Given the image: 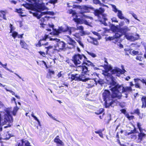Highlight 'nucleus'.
I'll return each mask as SVG.
<instances>
[{
	"label": "nucleus",
	"instance_id": "nucleus-1",
	"mask_svg": "<svg viewBox=\"0 0 146 146\" xmlns=\"http://www.w3.org/2000/svg\"><path fill=\"white\" fill-rule=\"evenodd\" d=\"M104 67L105 70L103 71L102 74L104 75L108 83L112 87L111 89L112 92V96L111 95L109 91L107 90H105L102 94L103 99L105 101V106L106 108H107L110 106L113 107L118 103L117 100L115 99L118 98L113 96V91H112V89L114 88L116 82L112 74H115L116 76H119L120 74L124 73L126 71L123 68V66H122V70L117 67L112 70V68L110 64H104Z\"/></svg>",
	"mask_w": 146,
	"mask_h": 146
},
{
	"label": "nucleus",
	"instance_id": "nucleus-2",
	"mask_svg": "<svg viewBox=\"0 0 146 146\" xmlns=\"http://www.w3.org/2000/svg\"><path fill=\"white\" fill-rule=\"evenodd\" d=\"M26 0L31 3H26L25 4H23L22 5L27 9L35 11V12L29 11V12L30 13H32L33 15L38 19H40L43 15H46L47 13V12L42 11L46 8L44 4L40 2H36V0Z\"/></svg>",
	"mask_w": 146,
	"mask_h": 146
},
{
	"label": "nucleus",
	"instance_id": "nucleus-3",
	"mask_svg": "<svg viewBox=\"0 0 146 146\" xmlns=\"http://www.w3.org/2000/svg\"><path fill=\"white\" fill-rule=\"evenodd\" d=\"M49 18V17L46 15L45 16L40 19L39 20V23L41 27L45 28L46 30L50 32L52 29L53 30L52 33H50V34H52L54 35H58L59 33L61 32H68V27L67 26L59 27L58 29L57 30L56 29H53L54 25L49 24L48 25H47L44 24V23L46 21H48Z\"/></svg>",
	"mask_w": 146,
	"mask_h": 146
},
{
	"label": "nucleus",
	"instance_id": "nucleus-4",
	"mask_svg": "<svg viewBox=\"0 0 146 146\" xmlns=\"http://www.w3.org/2000/svg\"><path fill=\"white\" fill-rule=\"evenodd\" d=\"M2 106V103L0 101V125H7L4 126V128H5L11 125L13 119L10 114V109L6 108L4 111H3L1 109Z\"/></svg>",
	"mask_w": 146,
	"mask_h": 146
},
{
	"label": "nucleus",
	"instance_id": "nucleus-5",
	"mask_svg": "<svg viewBox=\"0 0 146 146\" xmlns=\"http://www.w3.org/2000/svg\"><path fill=\"white\" fill-rule=\"evenodd\" d=\"M113 92V96L120 99L122 96L127 98L128 94L132 91L131 87H123L122 86H115L114 88L112 89Z\"/></svg>",
	"mask_w": 146,
	"mask_h": 146
},
{
	"label": "nucleus",
	"instance_id": "nucleus-6",
	"mask_svg": "<svg viewBox=\"0 0 146 146\" xmlns=\"http://www.w3.org/2000/svg\"><path fill=\"white\" fill-rule=\"evenodd\" d=\"M73 7L80 10H84V11L81 10L80 12V13L81 14V16L82 18V19H93L92 17L86 15L84 14V13L89 12H90V10L89 9L91 8L90 7L86 5L80 6L78 5H73Z\"/></svg>",
	"mask_w": 146,
	"mask_h": 146
},
{
	"label": "nucleus",
	"instance_id": "nucleus-7",
	"mask_svg": "<svg viewBox=\"0 0 146 146\" xmlns=\"http://www.w3.org/2000/svg\"><path fill=\"white\" fill-rule=\"evenodd\" d=\"M73 7L80 10H84V11L81 10L80 12V13L81 14V16L82 18V19H93L92 17L86 15L84 14V13L89 12H90V10L89 9L91 8L90 7L86 5L80 6L78 5H73Z\"/></svg>",
	"mask_w": 146,
	"mask_h": 146
},
{
	"label": "nucleus",
	"instance_id": "nucleus-8",
	"mask_svg": "<svg viewBox=\"0 0 146 146\" xmlns=\"http://www.w3.org/2000/svg\"><path fill=\"white\" fill-rule=\"evenodd\" d=\"M88 75L85 74H81L80 75L78 74H72L69 75V78H71V81L73 80L82 81L83 82H86L90 79V78L88 77Z\"/></svg>",
	"mask_w": 146,
	"mask_h": 146
},
{
	"label": "nucleus",
	"instance_id": "nucleus-9",
	"mask_svg": "<svg viewBox=\"0 0 146 146\" xmlns=\"http://www.w3.org/2000/svg\"><path fill=\"white\" fill-rule=\"evenodd\" d=\"M50 40L52 41L54 44L55 43L54 47V50L59 51L60 50H63L65 47V44L62 41H60L59 39L50 37Z\"/></svg>",
	"mask_w": 146,
	"mask_h": 146
},
{
	"label": "nucleus",
	"instance_id": "nucleus-10",
	"mask_svg": "<svg viewBox=\"0 0 146 146\" xmlns=\"http://www.w3.org/2000/svg\"><path fill=\"white\" fill-rule=\"evenodd\" d=\"M84 58L85 61H87L88 63H90V61L87 60V59L84 55H81L80 54L75 55L73 58L72 61H73L74 64H88L87 63L84 62L82 59L83 58Z\"/></svg>",
	"mask_w": 146,
	"mask_h": 146
},
{
	"label": "nucleus",
	"instance_id": "nucleus-11",
	"mask_svg": "<svg viewBox=\"0 0 146 146\" xmlns=\"http://www.w3.org/2000/svg\"><path fill=\"white\" fill-rule=\"evenodd\" d=\"M141 125L140 123H137V126L139 130L140 133L138 135V138L136 140L137 143H140L142 140L146 137V134L143 132V131L145 130L141 127Z\"/></svg>",
	"mask_w": 146,
	"mask_h": 146
},
{
	"label": "nucleus",
	"instance_id": "nucleus-12",
	"mask_svg": "<svg viewBox=\"0 0 146 146\" xmlns=\"http://www.w3.org/2000/svg\"><path fill=\"white\" fill-rule=\"evenodd\" d=\"M115 35L113 37H109L107 38L108 40H113V42L115 44H117V42L119 40L118 38L120 37L123 34L119 30V31L115 32Z\"/></svg>",
	"mask_w": 146,
	"mask_h": 146
},
{
	"label": "nucleus",
	"instance_id": "nucleus-13",
	"mask_svg": "<svg viewBox=\"0 0 146 146\" xmlns=\"http://www.w3.org/2000/svg\"><path fill=\"white\" fill-rule=\"evenodd\" d=\"M112 6L113 11L115 13L117 12V15L118 17L121 19H124L125 17L123 16L122 11L120 10H118L115 5H112Z\"/></svg>",
	"mask_w": 146,
	"mask_h": 146
},
{
	"label": "nucleus",
	"instance_id": "nucleus-14",
	"mask_svg": "<svg viewBox=\"0 0 146 146\" xmlns=\"http://www.w3.org/2000/svg\"><path fill=\"white\" fill-rule=\"evenodd\" d=\"M50 36H49L48 35H45L44 37L41 39H40L38 42V43L36 44V46L37 47H39L41 46V45H48V43L46 42L45 44H43L42 42V41H47L48 40H50Z\"/></svg>",
	"mask_w": 146,
	"mask_h": 146
},
{
	"label": "nucleus",
	"instance_id": "nucleus-15",
	"mask_svg": "<svg viewBox=\"0 0 146 146\" xmlns=\"http://www.w3.org/2000/svg\"><path fill=\"white\" fill-rule=\"evenodd\" d=\"M18 146H31L29 142L24 139L21 140Z\"/></svg>",
	"mask_w": 146,
	"mask_h": 146
},
{
	"label": "nucleus",
	"instance_id": "nucleus-16",
	"mask_svg": "<svg viewBox=\"0 0 146 146\" xmlns=\"http://www.w3.org/2000/svg\"><path fill=\"white\" fill-rule=\"evenodd\" d=\"M136 35L138 36L137 38L133 36L129 35H125V37L128 40L134 41L138 39L139 38V35L137 34Z\"/></svg>",
	"mask_w": 146,
	"mask_h": 146
},
{
	"label": "nucleus",
	"instance_id": "nucleus-17",
	"mask_svg": "<svg viewBox=\"0 0 146 146\" xmlns=\"http://www.w3.org/2000/svg\"><path fill=\"white\" fill-rule=\"evenodd\" d=\"M104 11V9L102 8H100L98 10H96L95 11L94 14L96 16H99L102 14Z\"/></svg>",
	"mask_w": 146,
	"mask_h": 146
},
{
	"label": "nucleus",
	"instance_id": "nucleus-18",
	"mask_svg": "<svg viewBox=\"0 0 146 146\" xmlns=\"http://www.w3.org/2000/svg\"><path fill=\"white\" fill-rule=\"evenodd\" d=\"M87 40L88 42L93 43L94 45H97L98 44L97 40L95 38L90 37L87 39Z\"/></svg>",
	"mask_w": 146,
	"mask_h": 146
},
{
	"label": "nucleus",
	"instance_id": "nucleus-19",
	"mask_svg": "<svg viewBox=\"0 0 146 146\" xmlns=\"http://www.w3.org/2000/svg\"><path fill=\"white\" fill-rule=\"evenodd\" d=\"M77 70L82 72H86L88 70L87 68L85 66H79L77 68Z\"/></svg>",
	"mask_w": 146,
	"mask_h": 146
},
{
	"label": "nucleus",
	"instance_id": "nucleus-20",
	"mask_svg": "<svg viewBox=\"0 0 146 146\" xmlns=\"http://www.w3.org/2000/svg\"><path fill=\"white\" fill-rule=\"evenodd\" d=\"M119 30L123 34L125 35L126 33L130 30V29L126 26H125L119 29Z\"/></svg>",
	"mask_w": 146,
	"mask_h": 146
},
{
	"label": "nucleus",
	"instance_id": "nucleus-21",
	"mask_svg": "<svg viewBox=\"0 0 146 146\" xmlns=\"http://www.w3.org/2000/svg\"><path fill=\"white\" fill-rule=\"evenodd\" d=\"M76 30H80V33L81 34V36H83L86 34L85 32L83 31L84 27L81 26L77 25Z\"/></svg>",
	"mask_w": 146,
	"mask_h": 146
},
{
	"label": "nucleus",
	"instance_id": "nucleus-22",
	"mask_svg": "<svg viewBox=\"0 0 146 146\" xmlns=\"http://www.w3.org/2000/svg\"><path fill=\"white\" fill-rule=\"evenodd\" d=\"M73 20L75 22L78 23L82 24V23H84L86 25H88L89 24L88 22L86 20L84 21L83 22V23L81 21V20L80 19H74Z\"/></svg>",
	"mask_w": 146,
	"mask_h": 146
},
{
	"label": "nucleus",
	"instance_id": "nucleus-23",
	"mask_svg": "<svg viewBox=\"0 0 146 146\" xmlns=\"http://www.w3.org/2000/svg\"><path fill=\"white\" fill-rule=\"evenodd\" d=\"M6 13L3 11H0V20H2L4 19L6 20L7 19L6 17Z\"/></svg>",
	"mask_w": 146,
	"mask_h": 146
},
{
	"label": "nucleus",
	"instance_id": "nucleus-24",
	"mask_svg": "<svg viewBox=\"0 0 146 146\" xmlns=\"http://www.w3.org/2000/svg\"><path fill=\"white\" fill-rule=\"evenodd\" d=\"M59 136H57L54 139V142L60 145H64V144L58 138Z\"/></svg>",
	"mask_w": 146,
	"mask_h": 146
},
{
	"label": "nucleus",
	"instance_id": "nucleus-25",
	"mask_svg": "<svg viewBox=\"0 0 146 146\" xmlns=\"http://www.w3.org/2000/svg\"><path fill=\"white\" fill-rule=\"evenodd\" d=\"M54 71L49 69L48 70V72L47 74V77L48 78H51L52 75H54Z\"/></svg>",
	"mask_w": 146,
	"mask_h": 146
},
{
	"label": "nucleus",
	"instance_id": "nucleus-26",
	"mask_svg": "<svg viewBox=\"0 0 146 146\" xmlns=\"http://www.w3.org/2000/svg\"><path fill=\"white\" fill-rule=\"evenodd\" d=\"M132 49H131V50H130L129 52V54L131 55H142V54L141 52L139 53L138 51H136L135 50H132Z\"/></svg>",
	"mask_w": 146,
	"mask_h": 146
},
{
	"label": "nucleus",
	"instance_id": "nucleus-27",
	"mask_svg": "<svg viewBox=\"0 0 146 146\" xmlns=\"http://www.w3.org/2000/svg\"><path fill=\"white\" fill-rule=\"evenodd\" d=\"M20 44L22 48H24L25 49H27V45L24 40H21Z\"/></svg>",
	"mask_w": 146,
	"mask_h": 146
},
{
	"label": "nucleus",
	"instance_id": "nucleus-28",
	"mask_svg": "<svg viewBox=\"0 0 146 146\" xmlns=\"http://www.w3.org/2000/svg\"><path fill=\"white\" fill-rule=\"evenodd\" d=\"M68 43L70 45L74 46L75 44V42L73 40L72 38H70L69 36H67Z\"/></svg>",
	"mask_w": 146,
	"mask_h": 146
},
{
	"label": "nucleus",
	"instance_id": "nucleus-29",
	"mask_svg": "<svg viewBox=\"0 0 146 146\" xmlns=\"http://www.w3.org/2000/svg\"><path fill=\"white\" fill-rule=\"evenodd\" d=\"M141 101L142 102V108H145L146 107V99L145 97L143 96L141 99Z\"/></svg>",
	"mask_w": 146,
	"mask_h": 146
},
{
	"label": "nucleus",
	"instance_id": "nucleus-30",
	"mask_svg": "<svg viewBox=\"0 0 146 146\" xmlns=\"http://www.w3.org/2000/svg\"><path fill=\"white\" fill-rule=\"evenodd\" d=\"M15 11L21 14L20 15L21 17H25L26 16L25 15H22V14L23 13V11L21 9H16Z\"/></svg>",
	"mask_w": 146,
	"mask_h": 146
},
{
	"label": "nucleus",
	"instance_id": "nucleus-31",
	"mask_svg": "<svg viewBox=\"0 0 146 146\" xmlns=\"http://www.w3.org/2000/svg\"><path fill=\"white\" fill-rule=\"evenodd\" d=\"M76 30V29L74 27H68V32L69 35H70L72 32Z\"/></svg>",
	"mask_w": 146,
	"mask_h": 146
},
{
	"label": "nucleus",
	"instance_id": "nucleus-32",
	"mask_svg": "<svg viewBox=\"0 0 146 146\" xmlns=\"http://www.w3.org/2000/svg\"><path fill=\"white\" fill-rule=\"evenodd\" d=\"M102 15V18L104 21L102 22V23L104 24L105 26L107 25V24L105 22V21L107 20V19L106 18L107 15L106 14Z\"/></svg>",
	"mask_w": 146,
	"mask_h": 146
},
{
	"label": "nucleus",
	"instance_id": "nucleus-33",
	"mask_svg": "<svg viewBox=\"0 0 146 146\" xmlns=\"http://www.w3.org/2000/svg\"><path fill=\"white\" fill-rule=\"evenodd\" d=\"M19 108L16 105V106L14 107L13 110L12 112V113L13 115H15L17 111H18Z\"/></svg>",
	"mask_w": 146,
	"mask_h": 146
},
{
	"label": "nucleus",
	"instance_id": "nucleus-34",
	"mask_svg": "<svg viewBox=\"0 0 146 146\" xmlns=\"http://www.w3.org/2000/svg\"><path fill=\"white\" fill-rule=\"evenodd\" d=\"M93 3L96 4H99L100 5L102 6H105L104 4L101 3L99 0H93Z\"/></svg>",
	"mask_w": 146,
	"mask_h": 146
},
{
	"label": "nucleus",
	"instance_id": "nucleus-35",
	"mask_svg": "<svg viewBox=\"0 0 146 146\" xmlns=\"http://www.w3.org/2000/svg\"><path fill=\"white\" fill-rule=\"evenodd\" d=\"M4 136V139L7 140L9 139L10 137L11 136L8 133H5L3 135Z\"/></svg>",
	"mask_w": 146,
	"mask_h": 146
},
{
	"label": "nucleus",
	"instance_id": "nucleus-36",
	"mask_svg": "<svg viewBox=\"0 0 146 146\" xmlns=\"http://www.w3.org/2000/svg\"><path fill=\"white\" fill-rule=\"evenodd\" d=\"M111 29L113 32L115 33L119 31V30L115 26H112L111 27Z\"/></svg>",
	"mask_w": 146,
	"mask_h": 146
},
{
	"label": "nucleus",
	"instance_id": "nucleus-37",
	"mask_svg": "<svg viewBox=\"0 0 146 146\" xmlns=\"http://www.w3.org/2000/svg\"><path fill=\"white\" fill-rule=\"evenodd\" d=\"M4 88L6 90V91L9 92L11 93L12 95H14V96L15 95V93L13 91L11 90H9L8 89V86H7L6 87H4Z\"/></svg>",
	"mask_w": 146,
	"mask_h": 146
},
{
	"label": "nucleus",
	"instance_id": "nucleus-38",
	"mask_svg": "<svg viewBox=\"0 0 146 146\" xmlns=\"http://www.w3.org/2000/svg\"><path fill=\"white\" fill-rule=\"evenodd\" d=\"M58 0H49V3L54 5L56 3L58 2Z\"/></svg>",
	"mask_w": 146,
	"mask_h": 146
},
{
	"label": "nucleus",
	"instance_id": "nucleus-39",
	"mask_svg": "<svg viewBox=\"0 0 146 146\" xmlns=\"http://www.w3.org/2000/svg\"><path fill=\"white\" fill-rule=\"evenodd\" d=\"M87 52L88 54L93 58H95L96 56V55L92 52H89L88 51H87Z\"/></svg>",
	"mask_w": 146,
	"mask_h": 146
},
{
	"label": "nucleus",
	"instance_id": "nucleus-40",
	"mask_svg": "<svg viewBox=\"0 0 146 146\" xmlns=\"http://www.w3.org/2000/svg\"><path fill=\"white\" fill-rule=\"evenodd\" d=\"M12 33V36L14 38H15L17 36L18 37V34L15 31H13Z\"/></svg>",
	"mask_w": 146,
	"mask_h": 146
},
{
	"label": "nucleus",
	"instance_id": "nucleus-41",
	"mask_svg": "<svg viewBox=\"0 0 146 146\" xmlns=\"http://www.w3.org/2000/svg\"><path fill=\"white\" fill-rule=\"evenodd\" d=\"M73 35L75 37V38L74 37V38L75 39H76L77 40L80 39V36L78 34L76 33L75 34H73Z\"/></svg>",
	"mask_w": 146,
	"mask_h": 146
},
{
	"label": "nucleus",
	"instance_id": "nucleus-42",
	"mask_svg": "<svg viewBox=\"0 0 146 146\" xmlns=\"http://www.w3.org/2000/svg\"><path fill=\"white\" fill-rule=\"evenodd\" d=\"M48 115L49 116V117L52 118V119L54 120L57 121L56 119L55 118V117L54 116L52 115L51 114V113L48 112L47 113Z\"/></svg>",
	"mask_w": 146,
	"mask_h": 146
},
{
	"label": "nucleus",
	"instance_id": "nucleus-43",
	"mask_svg": "<svg viewBox=\"0 0 146 146\" xmlns=\"http://www.w3.org/2000/svg\"><path fill=\"white\" fill-rule=\"evenodd\" d=\"M76 41L79 43V44L83 48L84 47V45L83 44L82 42L80 41V39L77 40L76 39Z\"/></svg>",
	"mask_w": 146,
	"mask_h": 146
},
{
	"label": "nucleus",
	"instance_id": "nucleus-44",
	"mask_svg": "<svg viewBox=\"0 0 146 146\" xmlns=\"http://www.w3.org/2000/svg\"><path fill=\"white\" fill-rule=\"evenodd\" d=\"M68 12L70 14H72L73 15H74L76 14L75 12L72 9H70L68 11Z\"/></svg>",
	"mask_w": 146,
	"mask_h": 146
},
{
	"label": "nucleus",
	"instance_id": "nucleus-45",
	"mask_svg": "<svg viewBox=\"0 0 146 146\" xmlns=\"http://www.w3.org/2000/svg\"><path fill=\"white\" fill-rule=\"evenodd\" d=\"M126 116L129 120L133 119L134 117V116L133 115H131L130 116H129V114H127L126 115Z\"/></svg>",
	"mask_w": 146,
	"mask_h": 146
},
{
	"label": "nucleus",
	"instance_id": "nucleus-46",
	"mask_svg": "<svg viewBox=\"0 0 146 146\" xmlns=\"http://www.w3.org/2000/svg\"><path fill=\"white\" fill-rule=\"evenodd\" d=\"M124 50L125 52V54L127 55H128V53H129V52L130 50H131V49L125 48L124 49Z\"/></svg>",
	"mask_w": 146,
	"mask_h": 146
},
{
	"label": "nucleus",
	"instance_id": "nucleus-47",
	"mask_svg": "<svg viewBox=\"0 0 146 146\" xmlns=\"http://www.w3.org/2000/svg\"><path fill=\"white\" fill-rule=\"evenodd\" d=\"M2 67L5 68L6 69L10 71V72H13L11 70H10L7 68V64H2Z\"/></svg>",
	"mask_w": 146,
	"mask_h": 146
},
{
	"label": "nucleus",
	"instance_id": "nucleus-48",
	"mask_svg": "<svg viewBox=\"0 0 146 146\" xmlns=\"http://www.w3.org/2000/svg\"><path fill=\"white\" fill-rule=\"evenodd\" d=\"M46 48L47 49V51L50 49H51L52 48H54V46H49L48 47H46Z\"/></svg>",
	"mask_w": 146,
	"mask_h": 146
},
{
	"label": "nucleus",
	"instance_id": "nucleus-49",
	"mask_svg": "<svg viewBox=\"0 0 146 146\" xmlns=\"http://www.w3.org/2000/svg\"><path fill=\"white\" fill-rule=\"evenodd\" d=\"M10 32L12 33L13 31L15 29V28L11 24H10Z\"/></svg>",
	"mask_w": 146,
	"mask_h": 146
},
{
	"label": "nucleus",
	"instance_id": "nucleus-50",
	"mask_svg": "<svg viewBox=\"0 0 146 146\" xmlns=\"http://www.w3.org/2000/svg\"><path fill=\"white\" fill-rule=\"evenodd\" d=\"M31 115V116L34 118L35 120H36L37 121H38V120H39L36 117V116L34 115L33 112H32Z\"/></svg>",
	"mask_w": 146,
	"mask_h": 146
},
{
	"label": "nucleus",
	"instance_id": "nucleus-51",
	"mask_svg": "<svg viewBox=\"0 0 146 146\" xmlns=\"http://www.w3.org/2000/svg\"><path fill=\"white\" fill-rule=\"evenodd\" d=\"M104 129H100L98 131H95V133L99 134L101 132H102L103 131H104Z\"/></svg>",
	"mask_w": 146,
	"mask_h": 146
},
{
	"label": "nucleus",
	"instance_id": "nucleus-52",
	"mask_svg": "<svg viewBox=\"0 0 146 146\" xmlns=\"http://www.w3.org/2000/svg\"><path fill=\"white\" fill-rule=\"evenodd\" d=\"M112 22H114L115 23L118 22V21L117 20V19L115 17H113L111 19Z\"/></svg>",
	"mask_w": 146,
	"mask_h": 146
},
{
	"label": "nucleus",
	"instance_id": "nucleus-53",
	"mask_svg": "<svg viewBox=\"0 0 146 146\" xmlns=\"http://www.w3.org/2000/svg\"><path fill=\"white\" fill-rule=\"evenodd\" d=\"M143 57L141 56H137L136 57V59L139 61H141Z\"/></svg>",
	"mask_w": 146,
	"mask_h": 146
},
{
	"label": "nucleus",
	"instance_id": "nucleus-54",
	"mask_svg": "<svg viewBox=\"0 0 146 146\" xmlns=\"http://www.w3.org/2000/svg\"><path fill=\"white\" fill-rule=\"evenodd\" d=\"M116 44H117L118 45L119 47L120 48H122L123 47V46L120 43L118 42V41L117 42Z\"/></svg>",
	"mask_w": 146,
	"mask_h": 146
},
{
	"label": "nucleus",
	"instance_id": "nucleus-55",
	"mask_svg": "<svg viewBox=\"0 0 146 146\" xmlns=\"http://www.w3.org/2000/svg\"><path fill=\"white\" fill-rule=\"evenodd\" d=\"M135 113L136 114H137L138 115H139L140 113L139 111V109H136L135 110Z\"/></svg>",
	"mask_w": 146,
	"mask_h": 146
},
{
	"label": "nucleus",
	"instance_id": "nucleus-56",
	"mask_svg": "<svg viewBox=\"0 0 146 146\" xmlns=\"http://www.w3.org/2000/svg\"><path fill=\"white\" fill-rule=\"evenodd\" d=\"M98 83L100 84H102L104 83V81L102 80H100L98 81Z\"/></svg>",
	"mask_w": 146,
	"mask_h": 146
},
{
	"label": "nucleus",
	"instance_id": "nucleus-57",
	"mask_svg": "<svg viewBox=\"0 0 146 146\" xmlns=\"http://www.w3.org/2000/svg\"><path fill=\"white\" fill-rule=\"evenodd\" d=\"M132 15L133 16L135 19H136V20H138V19H137V16L136 15V14H135L134 13H133L132 14Z\"/></svg>",
	"mask_w": 146,
	"mask_h": 146
},
{
	"label": "nucleus",
	"instance_id": "nucleus-58",
	"mask_svg": "<svg viewBox=\"0 0 146 146\" xmlns=\"http://www.w3.org/2000/svg\"><path fill=\"white\" fill-rule=\"evenodd\" d=\"M92 33L98 36H99L100 35L97 32L93 31L92 32Z\"/></svg>",
	"mask_w": 146,
	"mask_h": 146
},
{
	"label": "nucleus",
	"instance_id": "nucleus-59",
	"mask_svg": "<svg viewBox=\"0 0 146 146\" xmlns=\"http://www.w3.org/2000/svg\"><path fill=\"white\" fill-rule=\"evenodd\" d=\"M120 111L122 113L124 114H125L126 112V110L125 109L121 110Z\"/></svg>",
	"mask_w": 146,
	"mask_h": 146
},
{
	"label": "nucleus",
	"instance_id": "nucleus-60",
	"mask_svg": "<svg viewBox=\"0 0 146 146\" xmlns=\"http://www.w3.org/2000/svg\"><path fill=\"white\" fill-rule=\"evenodd\" d=\"M11 101L13 102V101L15 102L16 105H17V103L15 101V99L14 98H13L11 99Z\"/></svg>",
	"mask_w": 146,
	"mask_h": 146
},
{
	"label": "nucleus",
	"instance_id": "nucleus-61",
	"mask_svg": "<svg viewBox=\"0 0 146 146\" xmlns=\"http://www.w3.org/2000/svg\"><path fill=\"white\" fill-rule=\"evenodd\" d=\"M10 1L11 3H13L14 4H16L17 3V2L15 1Z\"/></svg>",
	"mask_w": 146,
	"mask_h": 146
},
{
	"label": "nucleus",
	"instance_id": "nucleus-62",
	"mask_svg": "<svg viewBox=\"0 0 146 146\" xmlns=\"http://www.w3.org/2000/svg\"><path fill=\"white\" fill-rule=\"evenodd\" d=\"M124 19L125 20V22L126 23H127L128 24L129 23V20H128V19H126L125 18V19Z\"/></svg>",
	"mask_w": 146,
	"mask_h": 146
},
{
	"label": "nucleus",
	"instance_id": "nucleus-63",
	"mask_svg": "<svg viewBox=\"0 0 146 146\" xmlns=\"http://www.w3.org/2000/svg\"><path fill=\"white\" fill-rule=\"evenodd\" d=\"M104 109L103 108H101L99 110H98V111L99 112H100L102 113L104 111Z\"/></svg>",
	"mask_w": 146,
	"mask_h": 146
},
{
	"label": "nucleus",
	"instance_id": "nucleus-64",
	"mask_svg": "<svg viewBox=\"0 0 146 146\" xmlns=\"http://www.w3.org/2000/svg\"><path fill=\"white\" fill-rule=\"evenodd\" d=\"M40 54L43 56H44L45 55V53L43 52H39Z\"/></svg>",
	"mask_w": 146,
	"mask_h": 146
}]
</instances>
